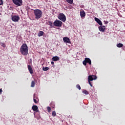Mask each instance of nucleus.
I'll return each mask as SVG.
<instances>
[{"mask_svg":"<svg viewBox=\"0 0 125 125\" xmlns=\"http://www.w3.org/2000/svg\"><path fill=\"white\" fill-rule=\"evenodd\" d=\"M20 52L24 56L27 55L28 54V48L26 44H23L20 48Z\"/></svg>","mask_w":125,"mask_h":125,"instance_id":"1","label":"nucleus"},{"mask_svg":"<svg viewBox=\"0 0 125 125\" xmlns=\"http://www.w3.org/2000/svg\"><path fill=\"white\" fill-rule=\"evenodd\" d=\"M34 14L35 16V19L37 20H39L42 16V12L39 9L34 10Z\"/></svg>","mask_w":125,"mask_h":125,"instance_id":"2","label":"nucleus"},{"mask_svg":"<svg viewBox=\"0 0 125 125\" xmlns=\"http://www.w3.org/2000/svg\"><path fill=\"white\" fill-rule=\"evenodd\" d=\"M97 79V77L96 76L92 75H89L88 77V82L89 84L91 87H93V85L92 84V83H91V81H93V80H95Z\"/></svg>","mask_w":125,"mask_h":125,"instance_id":"3","label":"nucleus"},{"mask_svg":"<svg viewBox=\"0 0 125 125\" xmlns=\"http://www.w3.org/2000/svg\"><path fill=\"white\" fill-rule=\"evenodd\" d=\"M58 19L63 22H65L66 21V16L63 13L59 14Z\"/></svg>","mask_w":125,"mask_h":125,"instance_id":"4","label":"nucleus"},{"mask_svg":"<svg viewBox=\"0 0 125 125\" xmlns=\"http://www.w3.org/2000/svg\"><path fill=\"white\" fill-rule=\"evenodd\" d=\"M12 1L17 6H21L22 4V0H12Z\"/></svg>","mask_w":125,"mask_h":125,"instance_id":"5","label":"nucleus"},{"mask_svg":"<svg viewBox=\"0 0 125 125\" xmlns=\"http://www.w3.org/2000/svg\"><path fill=\"white\" fill-rule=\"evenodd\" d=\"M53 24L55 26L61 27L62 26V22L60 21L56 20L54 22Z\"/></svg>","mask_w":125,"mask_h":125,"instance_id":"6","label":"nucleus"},{"mask_svg":"<svg viewBox=\"0 0 125 125\" xmlns=\"http://www.w3.org/2000/svg\"><path fill=\"white\" fill-rule=\"evenodd\" d=\"M20 17L18 16H14L12 17L11 19L13 21L17 22L20 20Z\"/></svg>","mask_w":125,"mask_h":125,"instance_id":"7","label":"nucleus"},{"mask_svg":"<svg viewBox=\"0 0 125 125\" xmlns=\"http://www.w3.org/2000/svg\"><path fill=\"white\" fill-rule=\"evenodd\" d=\"M63 41L64 42H65L67 43H71L70 40L68 37L63 38Z\"/></svg>","mask_w":125,"mask_h":125,"instance_id":"8","label":"nucleus"},{"mask_svg":"<svg viewBox=\"0 0 125 125\" xmlns=\"http://www.w3.org/2000/svg\"><path fill=\"white\" fill-rule=\"evenodd\" d=\"M99 30L100 31L102 32H104L105 30L106 29L105 28V26H101L99 27Z\"/></svg>","mask_w":125,"mask_h":125,"instance_id":"9","label":"nucleus"},{"mask_svg":"<svg viewBox=\"0 0 125 125\" xmlns=\"http://www.w3.org/2000/svg\"><path fill=\"white\" fill-rule=\"evenodd\" d=\"M95 21L101 26H102V22L97 18H95Z\"/></svg>","mask_w":125,"mask_h":125,"instance_id":"10","label":"nucleus"},{"mask_svg":"<svg viewBox=\"0 0 125 125\" xmlns=\"http://www.w3.org/2000/svg\"><path fill=\"white\" fill-rule=\"evenodd\" d=\"M59 60H60V58L58 56H55L52 58V60L55 62L59 61Z\"/></svg>","mask_w":125,"mask_h":125,"instance_id":"11","label":"nucleus"},{"mask_svg":"<svg viewBox=\"0 0 125 125\" xmlns=\"http://www.w3.org/2000/svg\"><path fill=\"white\" fill-rule=\"evenodd\" d=\"M32 109L34 111H36L38 112V107L37 105H33L32 107Z\"/></svg>","mask_w":125,"mask_h":125,"instance_id":"12","label":"nucleus"},{"mask_svg":"<svg viewBox=\"0 0 125 125\" xmlns=\"http://www.w3.org/2000/svg\"><path fill=\"white\" fill-rule=\"evenodd\" d=\"M28 70H29L30 73H31V74L33 73V70L32 69V68L31 67V66L30 65H28Z\"/></svg>","mask_w":125,"mask_h":125,"instance_id":"13","label":"nucleus"},{"mask_svg":"<svg viewBox=\"0 0 125 125\" xmlns=\"http://www.w3.org/2000/svg\"><path fill=\"white\" fill-rule=\"evenodd\" d=\"M85 15H86V14L84 11H81L80 12V16H81V18L84 17L85 16Z\"/></svg>","mask_w":125,"mask_h":125,"instance_id":"14","label":"nucleus"},{"mask_svg":"<svg viewBox=\"0 0 125 125\" xmlns=\"http://www.w3.org/2000/svg\"><path fill=\"white\" fill-rule=\"evenodd\" d=\"M85 60L87 63H88L90 65L92 64L91 60L89 58H85Z\"/></svg>","mask_w":125,"mask_h":125,"instance_id":"15","label":"nucleus"},{"mask_svg":"<svg viewBox=\"0 0 125 125\" xmlns=\"http://www.w3.org/2000/svg\"><path fill=\"white\" fill-rule=\"evenodd\" d=\"M44 33L43 31H40L38 34V37L42 36L44 35Z\"/></svg>","mask_w":125,"mask_h":125,"instance_id":"16","label":"nucleus"},{"mask_svg":"<svg viewBox=\"0 0 125 125\" xmlns=\"http://www.w3.org/2000/svg\"><path fill=\"white\" fill-rule=\"evenodd\" d=\"M36 82L34 81H32L31 87H34L35 85Z\"/></svg>","mask_w":125,"mask_h":125,"instance_id":"17","label":"nucleus"},{"mask_svg":"<svg viewBox=\"0 0 125 125\" xmlns=\"http://www.w3.org/2000/svg\"><path fill=\"white\" fill-rule=\"evenodd\" d=\"M49 69V68L48 67H42V70L44 71H46L48 70Z\"/></svg>","mask_w":125,"mask_h":125,"instance_id":"18","label":"nucleus"},{"mask_svg":"<svg viewBox=\"0 0 125 125\" xmlns=\"http://www.w3.org/2000/svg\"><path fill=\"white\" fill-rule=\"evenodd\" d=\"M124 45L122 44V43H118L117 44V46L118 47V48H121L122 47H123Z\"/></svg>","mask_w":125,"mask_h":125,"instance_id":"19","label":"nucleus"},{"mask_svg":"<svg viewBox=\"0 0 125 125\" xmlns=\"http://www.w3.org/2000/svg\"><path fill=\"white\" fill-rule=\"evenodd\" d=\"M83 93L85 95H88L89 94V92L86 90H84L83 91Z\"/></svg>","mask_w":125,"mask_h":125,"instance_id":"20","label":"nucleus"},{"mask_svg":"<svg viewBox=\"0 0 125 125\" xmlns=\"http://www.w3.org/2000/svg\"><path fill=\"white\" fill-rule=\"evenodd\" d=\"M66 1L70 4H72L73 3V0H66Z\"/></svg>","mask_w":125,"mask_h":125,"instance_id":"21","label":"nucleus"},{"mask_svg":"<svg viewBox=\"0 0 125 125\" xmlns=\"http://www.w3.org/2000/svg\"><path fill=\"white\" fill-rule=\"evenodd\" d=\"M56 111H53L52 112V116L53 117H56Z\"/></svg>","mask_w":125,"mask_h":125,"instance_id":"22","label":"nucleus"},{"mask_svg":"<svg viewBox=\"0 0 125 125\" xmlns=\"http://www.w3.org/2000/svg\"><path fill=\"white\" fill-rule=\"evenodd\" d=\"M83 64L85 66L87 65V62L85 60H84V61H83Z\"/></svg>","mask_w":125,"mask_h":125,"instance_id":"23","label":"nucleus"},{"mask_svg":"<svg viewBox=\"0 0 125 125\" xmlns=\"http://www.w3.org/2000/svg\"><path fill=\"white\" fill-rule=\"evenodd\" d=\"M76 87L79 90L81 89V87L79 84L77 85Z\"/></svg>","mask_w":125,"mask_h":125,"instance_id":"24","label":"nucleus"},{"mask_svg":"<svg viewBox=\"0 0 125 125\" xmlns=\"http://www.w3.org/2000/svg\"><path fill=\"white\" fill-rule=\"evenodd\" d=\"M0 45H1V46H2L3 47H6L5 44L4 43H3V42H1V43H0Z\"/></svg>","mask_w":125,"mask_h":125,"instance_id":"25","label":"nucleus"},{"mask_svg":"<svg viewBox=\"0 0 125 125\" xmlns=\"http://www.w3.org/2000/svg\"><path fill=\"white\" fill-rule=\"evenodd\" d=\"M47 109L48 112H50L51 111V108L50 107L48 106V107H47Z\"/></svg>","mask_w":125,"mask_h":125,"instance_id":"26","label":"nucleus"},{"mask_svg":"<svg viewBox=\"0 0 125 125\" xmlns=\"http://www.w3.org/2000/svg\"><path fill=\"white\" fill-rule=\"evenodd\" d=\"M3 4V1L2 0H0V5H1Z\"/></svg>","mask_w":125,"mask_h":125,"instance_id":"27","label":"nucleus"},{"mask_svg":"<svg viewBox=\"0 0 125 125\" xmlns=\"http://www.w3.org/2000/svg\"><path fill=\"white\" fill-rule=\"evenodd\" d=\"M49 25L51 26H53V23L51 21H49Z\"/></svg>","mask_w":125,"mask_h":125,"instance_id":"28","label":"nucleus"},{"mask_svg":"<svg viewBox=\"0 0 125 125\" xmlns=\"http://www.w3.org/2000/svg\"><path fill=\"white\" fill-rule=\"evenodd\" d=\"M33 101H34V103H37V101L36 99H34Z\"/></svg>","mask_w":125,"mask_h":125,"instance_id":"29","label":"nucleus"},{"mask_svg":"<svg viewBox=\"0 0 125 125\" xmlns=\"http://www.w3.org/2000/svg\"><path fill=\"white\" fill-rule=\"evenodd\" d=\"M104 23H105V24H108V21H104Z\"/></svg>","mask_w":125,"mask_h":125,"instance_id":"30","label":"nucleus"},{"mask_svg":"<svg viewBox=\"0 0 125 125\" xmlns=\"http://www.w3.org/2000/svg\"><path fill=\"white\" fill-rule=\"evenodd\" d=\"M51 64L54 65L55 64V62H51Z\"/></svg>","mask_w":125,"mask_h":125,"instance_id":"31","label":"nucleus"},{"mask_svg":"<svg viewBox=\"0 0 125 125\" xmlns=\"http://www.w3.org/2000/svg\"><path fill=\"white\" fill-rule=\"evenodd\" d=\"M35 95H36V94H34V98H35Z\"/></svg>","mask_w":125,"mask_h":125,"instance_id":"32","label":"nucleus"},{"mask_svg":"<svg viewBox=\"0 0 125 125\" xmlns=\"http://www.w3.org/2000/svg\"><path fill=\"white\" fill-rule=\"evenodd\" d=\"M118 0V1H121V0Z\"/></svg>","mask_w":125,"mask_h":125,"instance_id":"33","label":"nucleus"}]
</instances>
